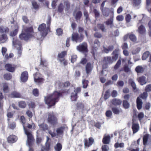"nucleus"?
Masks as SVG:
<instances>
[{"mask_svg": "<svg viewBox=\"0 0 151 151\" xmlns=\"http://www.w3.org/2000/svg\"><path fill=\"white\" fill-rule=\"evenodd\" d=\"M60 93L55 91L52 93L45 97V100L46 104L49 107L54 106L55 103L59 101V99L61 96Z\"/></svg>", "mask_w": 151, "mask_h": 151, "instance_id": "1", "label": "nucleus"}, {"mask_svg": "<svg viewBox=\"0 0 151 151\" xmlns=\"http://www.w3.org/2000/svg\"><path fill=\"white\" fill-rule=\"evenodd\" d=\"M137 117L138 118L139 120L141 122L142 119V112H140L139 113ZM137 118V115L136 114L134 115L133 117L132 125V126L133 134H134L137 132L139 129V124L135 122L136 120L135 118Z\"/></svg>", "mask_w": 151, "mask_h": 151, "instance_id": "2", "label": "nucleus"}, {"mask_svg": "<svg viewBox=\"0 0 151 151\" xmlns=\"http://www.w3.org/2000/svg\"><path fill=\"white\" fill-rule=\"evenodd\" d=\"M47 116V120L48 123L53 126L57 124V119L53 112L48 113Z\"/></svg>", "mask_w": 151, "mask_h": 151, "instance_id": "3", "label": "nucleus"}, {"mask_svg": "<svg viewBox=\"0 0 151 151\" xmlns=\"http://www.w3.org/2000/svg\"><path fill=\"white\" fill-rule=\"evenodd\" d=\"M143 143L145 146L142 151H146L145 147L150 144V147L151 149V135L148 134L144 135L143 138Z\"/></svg>", "mask_w": 151, "mask_h": 151, "instance_id": "4", "label": "nucleus"}, {"mask_svg": "<svg viewBox=\"0 0 151 151\" xmlns=\"http://www.w3.org/2000/svg\"><path fill=\"white\" fill-rule=\"evenodd\" d=\"M25 134L27 137V145L29 146H31L32 143L34 140L33 136L32 134V132L29 130L24 129Z\"/></svg>", "mask_w": 151, "mask_h": 151, "instance_id": "5", "label": "nucleus"}, {"mask_svg": "<svg viewBox=\"0 0 151 151\" xmlns=\"http://www.w3.org/2000/svg\"><path fill=\"white\" fill-rule=\"evenodd\" d=\"M12 42L13 45L17 48L18 56L20 57L22 53L21 42L19 40L14 38L13 39Z\"/></svg>", "mask_w": 151, "mask_h": 151, "instance_id": "6", "label": "nucleus"}, {"mask_svg": "<svg viewBox=\"0 0 151 151\" xmlns=\"http://www.w3.org/2000/svg\"><path fill=\"white\" fill-rule=\"evenodd\" d=\"M38 29L42 34V36L44 37L47 35L48 30L50 31V29H47V27L46 28V24L44 23L40 25Z\"/></svg>", "mask_w": 151, "mask_h": 151, "instance_id": "7", "label": "nucleus"}, {"mask_svg": "<svg viewBox=\"0 0 151 151\" xmlns=\"http://www.w3.org/2000/svg\"><path fill=\"white\" fill-rule=\"evenodd\" d=\"M74 89V88L72 87L68 90V92L71 93L70 99L71 101H76L78 97L77 96V93Z\"/></svg>", "mask_w": 151, "mask_h": 151, "instance_id": "8", "label": "nucleus"}, {"mask_svg": "<svg viewBox=\"0 0 151 151\" xmlns=\"http://www.w3.org/2000/svg\"><path fill=\"white\" fill-rule=\"evenodd\" d=\"M72 38L73 41L80 42L83 40V37L81 35L79 36L78 33H74L72 34Z\"/></svg>", "mask_w": 151, "mask_h": 151, "instance_id": "9", "label": "nucleus"}, {"mask_svg": "<svg viewBox=\"0 0 151 151\" xmlns=\"http://www.w3.org/2000/svg\"><path fill=\"white\" fill-rule=\"evenodd\" d=\"M77 50L81 52H87L88 51L87 44L83 42L77 47Z\"/></svg>", "mask_w": 151, "mask_h": 151, "instance_id": "10", "label": "nucleus"}, {"mask_svg": "<svg viewBox=\"0 0 151 151\" xmlns=\"http://www.w3.org/2000/svg\"><path fill=\"white\" fill-rule=\"evenodd\" d=\"M14 24V26H12V29L14 30L10 32V35L11 36L13 37L14 36L17 35V32L18 31L19 29V26L16 23H14V22H11V24Z\"/></svg>", "mask_w": 151, "mask_h": 151, "instance_id": "11", "label": "nucleus"}, {"mask_svg": "<svg viewBox=\"0 0 151 151\" xmlns=\"http://www.w3.org/2000/svg\"><path fill=\"white\" fill-rule=\"evenodd\" d=\"M32 37V35H29L23 31L19 35V38L22 40L25 41L28 40L29 38Z\"/></svg>", "mask_w": 151, "mask_h": 151, "instance_id": "12", "label": "nucleus"}, {"mask_svg": "<svg viewBox=\"0 0 151 151\" xmlns=\"http://www.w3.org/2000/svg\"><path fill=\"white\" fill-rule=\"evenodd\" d=\"M35 81L37 83H42L43 81V79L42 78L41 75L39 73H36L34 75Z\"/></svg>", "mask_w": 151, "mask_h": 151, "instance_id": "13", "label": "nucleus"}, {"mask_svg": "<svg viewBox=\"0 0 151 151\" xmlns=\"http://www.w3.org/2000/svg\"><path fill=\"white\" fill-rule=\"evenodd\" d=\"M84 140L85 148L90 147L92 145L94 142V139L92 137L89 138L88 140L87 139H85Z\"/></svg>", "mask_w": 151, "mask_h": 151, "instance_id": "14", "label": "nucleus"}, {"mask_svg": "<svg viewBox=\"0 0 151 151\" xmlns=\"http://www.w3.org/2000/svg\"><path fill=\"white\" fill-rule=\"evenodd\" d=\"M5 68L7 71L11 72H14L15 70L14 66L10 64H6Z\"/></svg>", "mask_w": 151, "mask_h": 151, "instance_id": "15", "label": "nucleus"}, {"mask_svg": "<svg viewBox=\"0 0 151 151\" xmlns=\"http://www.w3.org/2000/svg\"><path fill=\"white\" fill-rule=\"evenodd\" d=\"M28 78V73L27 72H23L21 74V80L22 82H26Z\"/></svg>", "mask_w": 151, "mask_h": 151, "instance_id": "16", "label": "nucleus"}, {"mask_svg": "<svg viewBox=\"0 0 151 151\" xmlns=\"http://www.w3.org/2000/svg\"><path fill=\"white\" fill-rule=\"evenodd\" d=\"M142 94L139 95L137 99V106L138 109H140L142 108Z\"/></svg>", "mask_w": 151, "mask_h": 151, "instance_id": "17", "label": "nucleus"}, {"mask_svg": "<svg viewBox=\"0 0 151 151\" xmlns=\"http://www.w3.org/2000/svg\"><path fill=\"white\" fill-rule=\"evenodd\" d=\"M100 42L97 39H96L94 41V45L92 46V50L93 51V53L96 51L98 49L97 47L100 45Z\"/></svg>", "mask_w": 151, "mask_h": 151, "instance_id": "18", "label": "nucleus"}, {"mask_svg": "<svg viewBox=\"0 0 151 151\" xmlns=\"http://www.w3.org/2000/svg\"><path fill=\"white\" fill-rule=\"evenodd\" d=\"M73 14L75 17V19L77 21L80 19L82 16V13L80 11H76L74 12Z\"/></svg>", "mask_w": 151, "mask_h": 151, "instance_id": "19", "label": "nucleus"}, {"mask_svg": "<svg viewBox=\"0 0 151 151\" xmlns=\"http://www.w3.org/2000/svg\"><path fill=\"white\" fill-rule=\"evenodd\" d=\"M23 31L29 35L33 34V29L32 27H26L24 28Z\"/></svg>", "mask_w": 151, "mask_h": 151, "instance_id": "20", "label": "nucleus"}, {"mask_svg": "<svg viewBox=\"0 0 151 151\" xmlns=\"http://www.w3.org/2000/svg\"><path fill=\"white\" fill-rule=\"evenodd\" d=\"M17 139L16 136L14 135H11L8 138V141L9 143H13L15 142Z\"/></svg>", "mask_w": 151, "mask_h": 151, "instance_id": "21", "label": "nucleus"}, {"mask_svg": "<svg viewBox=\"0 0 151 151\" xmlns=\"http://www.w3.org/2000/svg\"><path fill=\"white\" fill-rule=\"evenodd\" d=\"M8 40V37L5 34L0 35V43L5 42Z\"/></svg>", "mask_w": 151, "mask_h": 151, "instance_id": "22", "label": "nucleus"}, {"mask_svg": "<svg viewBox=\"0 0 151 151\" xmlns=\"http://www.w3.org/2000/svg\"><path fill=\"white\" fill-rule=\"evenodd\" d=\"M92 69V66L90 63H88L86 66V73L88 74L91 73Z\"/></svg>", "mask_w": 151, "mask_h": 151, "instance_id": "23", "label": "nucleus"}, {"mask_svg": "<svg viewBox=\"0 0 151 151\" xmlns=\"http://www.w3.org/2000/svg\"><path fill=\"white\" fill-rule=\"evenodd\" d=\"M122 101L119 99H114L112 100V103L114 105H119L122 103Z\"/></svg>", "mask_w": 151, "mask_h": 151, "instance_id": "24", "label": "nucleus"}, {"mask_svg": "<svg viewBox=\"0 0 151 151\" xmlns=\"http://www.w3.org/2000/svg\"><path fill=\"white\" fill-rule=\"evenodd\" d=\"M9 119H8V127L10 129H14L16 126V124L15 122H11L9 121Z\"/></svg>", "mask_w": 151, "mask_h": 151, "instance_id": "25", "label": "nucleus"}, {"mask_svg": "<svg viewBox=\"0 0 151 151\" xmlns=\"http://www.w3.org/2000/svg\"><path fill=\"white\" fill-rule=\"evenodd\" d=\"M103 61L107 64L112 63L114 61L111 57H105L104 58Z\"/></svg>", "mask_w": 151, "mask_h": 151, "instance_id": "26", "label": "nucleus"}, {"mask_svg": "<svg viewBox=\"0 0 151 151\" xmlns=\"http://www.w3.org/2000/svg\"><path fill=\"white\" fill-rule=\"evenodd\" d=\"M9 31V29L7 27L3 26L0 27V32L1 33H7Z\"/></svg>", "mask_w": 151, "mask_h": 151, "instance_id": "27", "label": "nucleus"}, {"mask_svg": "<svg viewBox=\"0 0 151 151\" xmlns=\"http://www.w3.org/2000/svg\"><path fill=\"white\" fill-rule=\"evenodd\" d=\"M113 16H112V17H111V18L110 19H108L107 21H106L105 22L106 24L107 25H110L111 28L113 25Z\"/></svg>", "mask_w": 151, "mask_h": 151, "instance_id": "28", "label": "nucleus"}, {"mask_svg": "<svg viewBox=\"0 0 151 151\" xmlns=\"http://www.w3.org/2000/svg\"><path fill=\"white\" fill-rule=\"evenodd\" d=\"M110 140V136L109 135L104 136L103 139V143L106 144H109Z\"/></svg>", "mask_w": 151, "mask_h": 151, "instance_id": "29", "label": "nucleus"}, {"mask_svg": "<svg viewBox=\"0 0 151 151\" xmlns=\"http://www.w3.org/2000/svg\"><path fill=\"white\" fill-rule=\"evenodd\" d=\"M102 14L104 16L108 17L109 15V10L108 8H105L104 9L101 10Z\"/></svg>", "mask_w": 151, "mask_h": 151, "instance_id": "30", "label": "nucleus"}, {"mask_svg": "<svg viewBox=\"0 0 151 151\" xmlns=\"http://www.w3.org/2000/svg\"><path fill=\"white\" fill-rule=\"evenodd\" d=\"M112 54L113 55L112 56V58L114 61L117 60L118 57V55L117 50H115L113 52Z\"/></svg>", "mask_w": 151, "mask_h": 151, "instance_id": "31", "label": "nucleus"}, {"mask_svg": "<svg viewBox=\"0 0 151 151\" xmlns=\"http://www.w3.org/2000/svg\"><path fill=\"white\" fill-rule=\"evenodd\" d=\"M40 128L42 130L45 131L48 129V126L46 124L42 123L39 125Z\"/></svg>", "mask_w": 151, "mask_h": 151, "instance_id": "32", "label": "nucleus"}, {"mask_svg": "<svg viewBox=\"0 0 151 151\" xmlns=\"http://www.w3.org/2000/svg\"><path fill=\"white\" fill-rule=\"evenodd\" d=\"M11 96L14 98H20L21 97V95L19 93L14 91L12 93Z\"/></svg>", "mask_w": 151, "mask_h": 151, "instance_id": "33", "label": "nucleus"}, {"mask_svg": "<svg viewBox=\"0 0 151 151\" xmlns=\"http://www.w3.org/2000/svg\"><path fill=\"white\" fill-rule=\"evenodd\" d=\"M112 110L113 113L116 114H118L121 111L120 109L116 107H112Z\"/></svg>", "mask_w": 151, "mask_h": 151, "instance_id": "34", "label": "nucleus"}, {"mask_svg": "<svg viewBox=\"0 0 151 151\" xmlns=\"http://www.w3.org/2000/svg\"><path fill=\"white\" fill-rule=\"evenodd\" d=\"M32 37H34L35 38H36L37 40H41V38L42 37L44 36H42V35H40L39 33H33V34L32 35Z\"/></svg>", "mask_w": 151, "mask_h": 151, "instance_id": "35", "label": "nucleus"}, {"mask_svg": "<svg viewBox=\"0 0 151 151\" xmlns=\"http://www.w3.org/2000/svg\"><path fill=\"white\" fill-rule=\"evenodd\" d=\"M89 81L87 80H86L85 79H83L82 80V83L83 84V88H86L88 86V84Z\"/></svg>", "mask_w": 151, "mask_h": 151, "instance_id": "36", "label": "nucleus"}, {"mask_svg": "<svg viewBox=\"0 0 151 151\" xmlns=\"http://www.w3.org/2000/svg\"><path fill=\"white\" fill-rule=\"evenodd\" d=\"M64 5L65 6V10L68 11L70 7V4L68 1H66L64 2Z\"/></svg>", "mask_w": 151, "mask_h": 151, "instance_id": "37", "label": "nucleus"}, {"mask_svg": "<svg viewBox=\"0 0 151 151\" xmlns=\"http://www.w3.org/2000/svg\"><path fill=\"white\" fill-rule=\"evenodd\" d=\"M97 27L99 29H101L102 32H106V29L103 24H98L97 25Z\"/></svg>", "mask_w": 151, "mask_h": 151, "instance_id": "38", "label": "nucleus"}, {"mask_svg": "<svg viewBox=\"0 0 151 151\" xmlns=\"http://www.w3.org/2000/svg\"><path fill=\"white\" fill-rule=\"evenodd\" d=\"M3 87V90L5 93H7L9 91L8 84L6 83H3L2 85Z\"/></svg>", "mask_w": 151, "mask_h": 151, "instance_id": "39", "label": "nucleus"}, {"mask_svg": "<svg viewBox=\"0 0 151 151\" xmlns=\"http://www.w3.org/2000/svg\"><path fill=\"white\" fill-rule=\"evenodd\" d=\"M4 78L5 79L8 80L12 78V76L10 73H6L4 74Z\"/></svg>", "mask_w": 151, "mask_h": 151, "instance_id": "40", "label": "nucleus"}, {"mask_svg": "<svg viewBox=\"0 0 151 151\" xmlns=\"http://www.w3.org/2000/svg\"><path fill=\"white\" fill-rule=\"evenodd\" d=\"M137 27L138 28V31L140 34H142V22L141 20H139L137 24Z\"/></svg>", "mask_w": 151, "mask_h": 151, "instance_id": "41", "label": "nucleus"}, {"mask_svg": "<svg viewBox=\"0 0 151 151\" xmlns=\"http://www.w3.org/2000/svg\"><path fill=\"white\" fill-rule=\"evenodd\" d=\"M123 105L125 109H128L129 106V104L126 100H124L123 102Z\"/></svg>", "mask_w": 151, "mask_h": 151, "instance_id": "42", "label": "nucleus"}, {"mask_svg": "<svg viewBox=\"0 0 151 151\" xmlns=\"http://www.w3.org/2000/svg\"><path fill=\"white\" fill-rule=\"evenodd\" d=\"M32 6L34 9H39V5L37 3L36 1H32Z\"/></svg>", "mask_w": 151, "mask_h": 151, "instance_id": "43", "label": "nucleus"}, {"mask_svg": "<svg viewBox=\"0 0 151 151\" xmlns=\"http://www.w3.org/2000/svg\"><path fill=\"white\" fill-rule=\"evenodd\" d=\"M129 37L130 39L132 41L135 42L137 40L135 36L133 34H131L129 35Z\"/></svg>", "mask_w": 151, "mask_h": 151, "instance_id": "44", "label": "nucleus"}, {"mask_svg": "<svg viewBox=\"0 0 151 151\" xmlns=\"http://www.w3.org/2000/svg\"><path fill=\"white\" fill-rule=\"evenodd\" d=\"M121 64V61L120 59H119L117 61V63L114 67V69L117 70L120 66Z\"/></svg>", "mask_w": 151, "mask_h": 151, "instance_id": "45", "label": "nucleus"}, {"mask_svg": "<svg viewBox=\"0 0 151 151\" xmlns=\"http://www.w3.org/2000/svg\"><path fill=\"white\" fill-rule=\"evenodd\" d=\"M55 149L57 151H60L62 148V145L60 143H58L55 147Z\"/></svg>", "mask_w": 151, "mask_h": 151, "instance_id": "46", "label": "nucleus"}, {"mask_svg": "<svg viewBox=\"0 0 151 151\" xmlns=\"http://www.w3.org/2000/svg\"><path fill=\"white\" fill-rule=\"evenodd\" d=\"M64 129V128L63 127H61L58 128L56 130L57 134L58 135L62 134Z\"/></svg>", "mask_w": 151, "mask_h": 151, "instance_id": "47", "label": "nucleus"}, {"mask_svg": "<svg viewBox=\"0 0 151 151\" xmlns=\"http://www.w3.org/2000/svg\"><path fill=\"white\" fill-rule=\"evenodd\" d=\"M150 55V53L148 51H146L142 55V60L146 59Z\"/></svg>", "mask_w": 151, "mask_h": 151, "instance_id": "48", "label": "nucleus"}, {"mask_svg": "<svg viewBox=\"0 0 151 151\" xmlns=\"http://www.w3.org/2000/svg\"><path fill=\"white\" fill-rule=\"evenodd\" d=\"M66 54L67 52L64 51L62 52L61 53L59 54L58 56L59 58L60 59H62Z\"/></svg>", "mask_w": 151, "mask_h": 151, "instance_id": "49", "label": "nucleus"}, {"mask_svg": "<svg viewBox=\"0 0 151 151\" xmlns=\"http://www.w3.org/2000/svg\"><path fill=\"white\" fill-rule=\"evenodd\" d=\"M93 12L95 14L96 18L97 19L99 18L100 16L99 12L96 9H94L93 10Z\"/></svg>", "mask_w": 151, "mask_h": 151, "instance_id": "50", "label": "nucleus"}, {"mask_svg": "<svg viewBox=\"0 0 151 151\" xmlns=\"http://www.w3.org/2000/svg\"><path fill=\"white\" fill-rule=\"evenodd\" d=\"M142 73H144V75L146 76H148V73L147 72V67L145 66L142 67Z\"/></svg>", "mask_w": 151, "mask_h": 151, "instance_id": "51", "label": "nucleus"}, {"mask_svg": "<svg viewBox=\"0 0 151 151\" xmlns=\"http://www.w3.org/2000/svg\"><path fill=\"white\" fill-rule=\"evenodd\" d=\"M19 107L22 108H24L26 106V104L24 101H21L19 103Z\"/></svg>", "mask_w": 151, "mask_h": 151, "instance_id": "52", "label": "nucleus"}, {"mask_svg": "<svg viewBox=\"0 0 151 151\" xmlns=\"http://www.w3.org/2000/svg\"><path fill=\"white\" fill-rule=\"evenodd\" d=\"M20 121L22 122V123L23 124V127L24 128V129H25V125L26 123V120H25V119L24 116H21L20 117Z\"/></svg>", "mask_w": 151, "mask_h": 151, "instance_id": "53", "label": "nucleus"}, {"mask_svg": "<svg viewBox=\"0 0 151 151\" xmlns=\"http://www.w3.org/2000/svg\"><path fill=\"white\" fill-rule=\"evenodd\" d=\"M83 14L84 17H85L86 20L87 22L90 20L87 11L85 10L84 11Z\"/></svg>", "mask_w": 151, "mask_h": 151, "instance_id": "54", "label": "nucleus"}, {"mask_svg": "<svg viewBox=\"0 0 151 151\" xmlns=\"http://www.w3.org/2000/svg\"><path fill=\"white\" fill-rule=\"evenodd\" d=\"M135 71L137 73L138 75L142 73V67L141 66H137L135 68Z\"/></svg>", "mask_w": 151, "mask_h": 151, "instance_id": "55", "label": "nucleus"}, {"mask_svg": "<svg viewBox=\"0 0 151 151\" xmlns=\"http://www.w3.org/2000/svg\"><path fill=\"white\" fill-rule=\"evenodd\" d=\"M110 91L109 90H108L106 91L104 96V98L105 99H107L110 96Z\"/></svg>", "mask_w": 151, "mask_h": 151, "instance_id": "56", "label": "nucleus"}, {"mask_svg": "<svg viewBox=\"0 0 151 151\" xmlns=\"http://www.w3.org/2000/svg\"><path fill=\"white\" fill-rule=\"evenodd\" d=\"M33 95L35 96H37L39 94V91L37 88L34 89L32 91Z\"/></svg>", "mask_w": 151, "mask_h": 151, "instance_id": "57", "label": "nucleus"}, {"mask_svg": "<svg viewBox=\"0 0 151 151\" xmlns=\"http://www.w3.org/2000/svg\"><path fill=\"white\" fill-rule=\"evenodd\" d=\"M51 18L50 17L48 16V17L47 20V29H50V26L51 23Z\"/></svg>", "mask_w": 151, "mask_h": 151, "instance_id": "58", "label": "nucleus"}, {"mask_svg": "<svg viewBox=\"0 0 151 151\" xmlns=\"http://www.w3.org/2000/svg\"><path fill=\"white\" fill-rule=\"evenodd\" d=\"M64 6L62 3L60 4L59 6H58V11L59 12H61L63 11L64 9Z\"/></svg>", "mask_w": 151, "mask_h": 151, "instance_id": "59", "label": "nucleus"}, {"mask_svg": "<svg viewBox=\"0 0 151 151\" xmlns=\"http://www.w3.org/2000/svg\"><path fill=\"white\" fill-rule=\"evenodd\" d=\"M145 90L147 92L151 91V84L147 85Z\"/></svg>", "mask_w": 151, "mask_h": 151, "instance_id": "60", "label": "nucleus"}, {"mask_svg": "<svg viewBox=\"0 0 151 151\" xmlns=\"http://www.w3.org/2000/svg\"><path fill=\"white\" fill-rule=\"evenodd\" d=\"M124 83L122 81H119L117 83L116 85L118 86L123 87L124 85Z\"/></svg>", "mask_w": 151, "mask_h": 151, "instance_id": "61", "label": "nucleus"}, {"mask_svg": "<svg viewBox=\"0 0 151 151\" xmlns=\"http://www.w3.org/2000/svg\"><path fill=\"white\" fill-rule=\"evenodd\" d=\"M131 18V16L129 14L126 15L125 17V20L127 23L129 22Z\"/></svg>", "mask_w": 151, "mask_h": 151, "instance_id": "62", "label": "nucleus"}, {"mask_svg": "<svg viewBox=\"0 0 151 151\" xmlns=\"http://www.w3.org/2000/svg\"><path fill=\"white\" fill-rule=\"evenodd\" d=\"M57 35L58 36L61 35L63 33V30L61 28L58 29L56 30Z\"/></svg>", "mask_w": 151, "mask_h": 151, "instance_id": "63", "label": "nucleus"}, {"mask_svg": "<svg viewBox=\"0 0 151 151\" xmlns=\"http://www.w3.org/2000/svg\"><path fill=\"white\" fill-rule=\"evenodd\" d=\"M102 151H108L109 149V147L107 145H104L102 147Z\"/></svg>", "mask_w": 151, "mask_h": 151, "instance_id": "64", "label": "nucleus"}]
</instances>
